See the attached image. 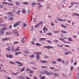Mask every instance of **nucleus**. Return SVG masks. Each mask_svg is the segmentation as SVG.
I'll return each instance as SVG.
<instances>
[{"label": "nucleus", "instance_id": "nucleus-44", "mask_svg": "<svg viewBox=\"0 0 79 79\" xmlns=\"http://www.w3.org/2000/svg\"><path fill=\"white\" fill-rule=\"evenodd\" d=\"M70 4L71 5V6H73L74 5V3L73 2H72L70 3Z\"/></svg>", "mask_w": 79, "mask_h": 79}, {"label": "nucleus", "instance_id": "nucleus-5", "mask_svg": "<svg viewBox=\"0 0 79 79\" xmlns=\"http://www.w3.org/2000/svg\"><path fill=\"white\" fill-rule=\"evenodd\" d=\"M43 31H44V33H46L48 31V28H46V27H44L43 28Z\"/></svg>", "mask_w": 79, "mask_h": 79}, {"label": "nucleus", "instance_id": "nucleus-43", "mask_svg": "<svg viewBox=\"0 0 79 79\" xmlns=\"http://www.w3.org/2000/svg\"><path fill=\"white\" fill-rule=\"evenodd\" d=\"M54 42H55V43H57V42H58V40H54Z\"/></svg>", "mask_w": 79, "mask_h": 79}, {"label": "nucleus", "instance_id": "nucleus-18", "mask_svg": "<svg viewBox=\"0 0 79 79\" xmlns=\"http://www.w3.org/2000/svg\"><path fill=\"white\" fill-rule=\"evenodd\" d=\"M25 42L24 40V37H23L22 40V42L23 43V44H24Z\"/></svg>", "mask_w": 79, "mask_h": 79}, {"label": "nucleus", "instance_id": "nucleus-9", "mask_svg": "<svg viewBox=\"0 0 79 79\" xmlns=\"http://www.w3.org/2000/svg\"><path fill=\"white\" fill-rule=\"evenodd\" d=\"M22 12L23 14H25V13H26V10L25 9H23L22 10Z\"/></svg>", "mask_w": 79, "mask_h": 79}, {"label": "nucleus", "instance_id": "nucleus-53", "mask_svg": "<svg viewBox=\"0 0 79 79\" xmlns=\"http://www.w3.org/2000/svg\"><path fill=\"white\" fill-rule=\"evenodd\" d=\"M41 73L42 74H43V75H44L45 74V73L43 72H41Z\"/></svg>", "mask_w": 79, "mask_h": 79}, {"label": "nucleus", "instance_id": "nucleus-41", "mask_svg": "<svg viewBox=\"0 0 79 79\" xmlns=\"http://www.w3.org/2000/svg\"><path fill=\"white\" fill-rule=\"evenodd\" d=\"M40 7L42 8V5L41 4H40L39 5V8H40Z\"/></svg>", "mask_w": 79, "mask_h": 79}, {"label": "nucleus", "instance_id": "nucleus-40", "mask_svg": "<svg viewBox=\"0 0 79 79\" xmlns=\"http://www.w3.org/2000/svg\"><path fill=\"white\" fill-rule=\"evenodd\" d=\"M40 79H45V76H43L42 77H40Z\"/></svg>", "mask_w": 79, "mask_h": 79}, {"label": "nucleus", "instance_id": "nucleus-32", "mask_svg": "<svg viewBox=\"0 0 79 79\" xmlns=\"http://www.w3.org/2000/svg\"><path fill=\"white\" fill-rule=\"evenodd\" d=\"M69 41H70V42H72V41H73V40L71 39V38H69Z\"/></svg>", "mask_w": 79, "mask_h": 79}, {"label": "nucleus", "instance_id": "nucleus-52", "mask_svg": "<svg viewBox=\"0 0 79 79\" xmlns=\"http://www.w3.org/2000/svg\"><path fill=\"white\" fill-rule=\"evenodd\" d=\"M73 61H74V60H73V59H72L71 60V63H73Z\"/></svg>", "mask_w": 79, "mask_h": 79}, {"label": "nucleus", "instance_id": "nucleus-58", "mask_svg": "<svg viewBox=\"0 0 79 79\" xmlns=\"http://www.w3.org/2000/svg\"><path fill=\"white\" fill-rule=\"evenodd\" d=\"M19 64H20V65H23V64H22L21 63V62H19Z\"/></svg>", "mask_w": 79, "mask_h": 79}, {"label": "nucleus", "instance_id": "nucleus-64", "mask_svg": "<svg viewBox=\"0 0 79 79\" xmlns=\"http://www.w3.org/2000/svg\"><path fill=\"white\" fill-rule=\"evenodd\" d=\"M26 77V79H31V78L30 77Z\"/></svg>", "mask_w": 79, "mask_h": 79}, {"label": "nucleus", "instance_id": "nucleus-7", "mask_svg": "<svg viewBox=\"0 0 79 79\" xmlns=\"http://www.w3.org/2000/svg\"><path fill=\"white\" fill-rule=\"evenodd\" d=\"M6 56L7 58H11L13 57V55H10V56H9V55L8 54H6Z\"/></svg>", "mask_w": 79, "mask_h": 79}, {"label": "nucleus", "instance_id": "nucleus-34", "mask_svg": "<svg viewBox=\"0 0 79 79\" xmlns=\"http://www.w3.org/2000/svg\"><path fill=\"white\" fill-rule=\"evenodd\" d=\"M18 43H19V42H18V41L15 42H14V44L13 45H15V44H18Z\"/></svg>", "mask_w": 79, "mask_h": 79}, {"label": "nucleus", "instance_id": "nucleus-36", "mask_svg": "<svg viewBox=\"0 0 79 79\" xmlns=\"http://www.w3.org/2000/svg\"><path fill=\"white\" fill-rule=\"evenodd\" d=\"M12 13H13V12H8L6 14L7 15H11Z\"/></svg>", "mask_w": 79, "mask_h": 79}, {"label": "nucleus", "instance_id": "nucleus-11", "mask_svg": "<svg viewBox=\"0 0 79 79\" xmlns=\"http://www.w3.org/2000/svg\"><path fill=\"white\" fill-rule=\"evenodd\" d=\"M18 78L20 79H25V78L23 76H18Z\"/></svg>", "mask_w": 79, "mask_h": 79}, {"label": "nucleus", "instance_id": "nucleus-27", "mask_svg": "<svg viewBox=\"0 0 79 79\" xmlns=\"http://www.w3.org/2000/svg\"><path fill=\"white\" fill-rule=\"evenodd\" d=\"M29 72L30 74H33L34 73V71L33 70H30Z\"/></svg>", "mask_w": 79, "mask_h": 79}, {"label": "nucleus", "instance_id": "nucleus-26", "mask_svg": "<svg viewBox=\"0 0 79 79\" xmlns=\"http://www.w3.org/2000/svg\"><path fill=\"white\" fill-rule=\"evenodd\" d=\"M57 61L59 62H61V59H57Z\"/></svg>", "mask_w": 79, "mask_h": 79}, {"label": "nucleus", "instance_id": "nucleus-28", "mask_svg": "<svg viewBox=\"0 0 79 79\" xmlns=\"http://www.w3.org/2000/svg\"><path fill=\"white\" fill-rule=\"evenodd\" d=\"M23 4H24V5H29V4L27 2H24L23 3Z\"/></svg>", "mask_w": 79, "mask_h": 79}, {"label": "nucleus", "instance_id": "nucleus-8", "mask_svg": "<svg viewBox=\"0 0 79 79\" xmlns=\"http://www.w3.org/2000/svg\"><path fill=\"white\" fill-rule=\"evenodd\" d=\"M4 32L5 31H0V35L2 36L4 34Z\"/></svg>", "mask_w": 79, "mask_h": 79}, {"label": "nucleus", "instance_id": "nucleus-57", "mask_svg": "<svg viewBox=\"0 0 79 79\" xmlns=\"http://www.w3.org/2000/svg\"><path fill=\"white\" fill-rule=\"evenodd\" d=\"M66 1L64 0L62 1V2L63 3H66Z\"/></svg>", "mask_w": 79, "mask_h": 79}, {"label": "nucleus", "instance_id": "nucleus-22", "mask_svg": "<svg viewBox=\"0 0 79 79\" xmlns=\"http://www.w3.org/2000/svg\"><path fill=\"white\" fill-rule=\"evenodd\" d=\"M24 69H25V68H23L22 69L20 70V72H23V71H24Z\"/></svg>", "mask_w": 79, "mask_h": 79}, {"label": "nucleus", "instance_id": "nucleus-51", "mask_svg": "<svg viewBox=\"0 0 79 79\" xmlns=\"http://www.w3.org/2000/svg\"><path fill=\"white\" fill-rule=\"evenodd\" d=\"M24 56H25V57H27V56H28V55H27V54H24L23 55Z\"/></svg>", "mask_w": 79, "mask_h": 79}, {"label": "nucleus", "instance_id": "nucleus-4", "mask_svg": "<svg viewBox=\"0 0 79 79\" xmlns=\"http://www.w3.org/2000/svg\"><path fill=\"white\" fill-rule=\"evenodd\" d=\"M19 24H20V21H18L14 24V27H17V26H18Z\"/></svg>", "mask_w": 79, "mask_h": 79}, {"label": "nucleus", "instance_id": "nucleus-56", "mask_svg": "<svg viewBox=\"0 0 79 79\" xmlns=\"http://www.w3.org/2000/svg\"><path fill=\"white\" fill-rule=\"evenodd\" d=\"M23 52H24V53H27V51L25 50L23 51Z\"/></svg>", "mask_w": 79, "mask_h": 79}, {"label": "nucleus", "instance_id": "nucleus-17", "mask_svg": "<svg viewBox=\"0 0 79 79\" xmlns=\"http://www.w3.org/2000/svg\"><path fill=\"white\" fill-rule=\"evenodd\" d=\"M45 39H47V38H40V41H41V40H45Z\"/></svg>", "mask_w": 79, "mask_h": 79}, {"label": "nucleus", "instance_id": "nucleus-35", "mask_svg": "<svg viewBox=\"0 0 79 79\" xmlns=\"http://www.w3.org/2000/svg\"><path fill=\"white\" fill-rule=\"evenodd\" d=\"M26 71H30L31 70V69H30L28 68H27L26 69Z\"/></svg>", "mask_w": 79, "mask_h": 79}, {"label": "nucleus", "instance_id": "nucleus-13", "mask_svg": "<svg viewBox=\"0 0 79 79\" xmlns=\"http://www.w3.org/2000/svg\"><path fill=\"white\" fill-rule=\"evenodd\" d=\"M0 26H2V27H6L7 26H6V25L5 24H0Z\"/></svg>", "mask_w": 79, "mask_h": 79}, {"label": "nucleus", "instance_id": "nucleus-50", "mask_svg": "<svg viewBox=\"0 0 79 79\" xmlns=\"http://www.w3.org/2000/svg\"><path fill=\"white\" fill-rule=\"evenodd\" d=\"M73 67H71V69H70V70L71 71H73Z\"/></svg>", "mask_w": 79, "mask_h": 79}, {"label": "nucleus", "instance_id": "nucleus-37", "mask_svg": "<svg viewBox=\"0 0 79 79\" xmlns=\"http://www.w3.org/2000/svg\"><path fill=\"white\" fill-rule=\"evenodd\" d=\"M10 20H11V21H13V17H11L9 18Z\"/></svg>", "mask_w": 79, "mask_h": 79}, {"label": "nucleus", "instance_id": "nucleus-25", "mask_svg": "<svg viewBox=\"0 0 79 79\" xmlns=\"http://www.w3.org/2000/svg\"><path fill=\"white\" fill-rule=\"evenodd\" d=\"M17 51H19V49H18V48H17L16 49H15L14 50L15 52H17Z\"/></svg>", "mask_w": 79, "mask_h": 79}, {"label": "nucleus", "instance_id": "nucleus-21", "mask_svg": "<svg viewBox=\"0 0 79 79\" xmlns=\"http://www.w3.org/2000/svg\"><path fill=\"white\" fill-rule=\"evenodd\" d=\"M35 45H37V46H41V44H39V43H35Z\"/></svg>", "mask_w": 79, "mask_h": 79}, {"label": "nucleus", "instance_id": "nucleus-38", "mask_svg": "<svg viewBox=\"0 0 79 79\" xmlns=\"http://www.w3.org/2000/svg\"><path fill=\"white\" fill-rule=\"evenodd\" d=\"M19 73V72H16V73H13V74L14 75H17Z\"/></svg>", "mask_w": 79, "mask_h": 79}, {"label": "nucleus", "instance_id": "nucleus-60", "mask_svg": "<svg viewBox=\"0 0 79 79\" xmlns=\"http://www.w3.org/2000/svg\"><path fill=\"white\" fill-rule=\"evenodd\" d=\"M68 54H69V52H66V53H65L64 55H68Z\"/></svg>", "mask_w": 79, "mask_h": 79}, {"label": "nucleus", "instance_id": "nucleus-46", "mask_svg": "<svg viewBox=\"0 0 79 79\" xmlns=\"http://www.w3.org/2000/svg\"><path fill=\"white\" fill-rule=\"evenodd\" d=\"M30 64H35V63H34V62H30Z\"/></svg>", "mask_w": 79, "mask_h": 79}, {"label": "nucleus", "instance_id": "nucleus-23", "mask_svg": "<svg viewBox=\"0 0 79 79\" xmlns=\"http://www.w3.org/2000/svg\"><path fill=\"white\" fill-rule=\"evenodd\" d=\"M39 25H40V24L38 23L37 25H36L35 26V27L37 28V27H38L39 26Z\"/></svg>", "mask_w": 79, "mask_h": 79}, {"label": "nucleus", "instance_id": "nucleus-24", "mask_svg": "<svg viewBox=\"0 0 79 79\" xmlns=\"http://www.w3.org/2000/svg\"><path fill=\"white\" fill-rule=\"evenodd\" d=\"M6 50H8V51H10L11 50V48L10 47H9V48H6Z\"/></svg>", "mask_w": 79, "mask_h": 79}, {"label": "nucleus", "instance_id": "nucleus-29", "mask_svg": "<svg viewBox=\"0 0 79 79\" xmlns=\"http://www.w3.org/2000/svg\"><path fill=\"white\" fill-rule=\"evenodd\" d=\"M47 35H52V33H47Z\"/></svg>", "mask_w": 79, "mask_h": 79}, {"label": "nucleus", "instance_id": "nucleus-1", "mask_svg": "<svg viewBox=\"0 0 79 79\" xmlns=\"http://www.w3.org/2000/svg\"><path fill=\"white\" fill-rule=\"evenodd\" d=\"M34 54H35V55L36 54V61H38L40 59V55H41L42 54V53L40 52H36V53H34Z\"/></svg>", "mask_w": 79, "mask_h": 79}, {"label": "nucleus", "instance_id": "nucleus-6", "mask_svg": "<svg viewBox=\"0 0 79 79\" xmlns=\"http://www.w3.org/2000/svg\"><path fill=\"white\" fill-rule=\"evenodd\" d=\"M40 61L41 63H48V61L44 60H40Z\"/></svg>", "mask_w": 79, "mask_h": 79}, {"label": "nucleus", "instance_id": "nucleus-49", "mask_svg": "<svg viewBox=\"0 0 79 79\" xmlns=\"http://www.w3.org/2000/svg\"><path fill=\"white\" fill-rule=\"evenodd\" d=\"M4 40L6 41H7V40H8V39L7 38H5L4 39Z\"/></svg>", "mask_w": 79, "mask_h": 79}, {"label": "nucleus", "instance_id": "nucleus-2", "mask_svg": "<svg viewBox=\"0 0 79 79\" xmlns=\"http://www.w3.org/2000/svg\"><path fill=\"white\" fill-rule=\"evenodd\" d=\"M12 32L14 33L17 36H19V33L17 30H13Z\"/></svg>", "mask_w": 79, "mask_h": 79}, {"label": "nucleus", "instance_id": "nucleus-45", "mask_svg": "<svg viewBox=\"0 0 79 79\" xmlns=\"http://www.w3.org/2000/svg\"><path fill=\"white\" fill-rule=\"evenodd\" d=\"M9 28L10 29H12V26L11 25H9Z\"/></svg>", "mask_w": 79, "mask_h": 79}, {"label": "nucleus", "instance_id": "nucleus-47", "mask_svg": "<svg viewBox=\"0 0 79 79\" xmlns=\"http://www.w3.org/2000/svg\"><path fill=\"white\" fill-rule=\"evenodd\" d=\"M31 5L33 6H35V4L34 2H33L32 4H31Z\"/></svg>", "mask_w": 79, "mask_h": 79}, {"label": "nucleus", "instance_id": "nucleus-59", "mask_svg": "<svg viewBox=\"0 0 79 79\" xmlns=\"http://www.w3.org/2000/svg\"><path fill=\"white\" fill-rule=\"evenodd\" d=\"M10 33L9 32H7L6 33V35H9L10 34Z\"/></svg>", "mask_w": 79, "mask_h": 79}, {"label": "nucleus", "instance_id": "nucleus-3", "mask_svg": "<svg viewBox=\"0 0 79 79\" xmlns=\"http://www.w3.org/2000/svg\"><path fill=\"white\" fill-rule=\"evenodd\" d=\"M44 72L45 74H47V75H48V76H49L50 75H52V73H49L48 72V71L46 70H44Z\"/></svg>", "mask_w": 79, "mask_h": 79}, {"label": "nucleus", "instance_id": "nucleus-48", "mask_svg": "<svg viewBox=\"0 0 79 79\" xmlns=\"http://www.w3.org/2000/svg\"><path fill=\"white\" fill-rule=\"evenodd\" d=\"M3 21V19H1L0 20V23H2Z\"/></svg>", "mask_w": 79, "mask_h": 79}, {"label": "nucleus", "instance_id": "nucleus-61", "mask_svg": "<svg viewBox=\"0 0 79 79\" xmlns=\"http://www.w3.org/2000/svg\"><path fill=\"white\" fill-rule=\"evenodd\" d=\"M44 57L45 58H48V56H45Z\"/></svg>", "mask_w": 79, "mask_h": 79}, {"label": "nucleus", "instance_id": "nucleus-15", "mask_svg": "<svg viewBox=\"0 0 79 79\" xmlns=\"http://www.w3.org/2000/svg\"><path fill=\"white\" fill-rule=\"evenodd\" d=\"M7 5L8 6H13V5H14V4L10 3H8Z\"/></svg>", "mask_w": 79, "mask_h": 79}, {"label": "nucleus", "instance_id": "nucleus-62", "mask_svg": "<svg viewBox=\"0 0 79 79\" xmlns=\"http://www.w3.org/2000/svg\"><path fill=\"white\" fill-rule=\"evenodd\" d=\"M47 48H48V49H50V46H47Z\"/></svg>", "mask_w": 79, "mask_h": 79}, {"label": "nucleus", "instance_id": "nucleus-30", "mask_svg": "<svg viewBox=\"0 0 79 79\" xmlns=\"http://www.w3.org/2000/svg\"><path fill=\"white\" fill-rule=\"evenodd\" d=\"M30 58H34V57H35V56H34V55H32L30 56Z\"/></svg>", "mask_w": 79, "mask_h": 79}, {"label": "nucleus", "instance_id": "nucleus-16", "mask_svg": "<svg viewBox=\"0 0 79 79\" xmlns=\"http://www.w3.org/2000/svg\"><path fill=\"white\" fill-rule=\"evenodd\" d=\"M2 31H6L7 30V28L4 27L1 29Z\"/></svg>", "mask_w": 79, "mask_h": 79}, {"label": "nucleus", "instance_id": "nucleus-12", "mask_svg": "<svg viewBox=\"0 0 79 79\" xmlns=\"http://www.w3.org/2000/svg\"><path fill=\"white\" fill-rule=\"evenodd\" d=\"M72 15L73 16H79V15L78 14L73 13Z\"/></svg>", "mask_w": 79, "mask_h": 79}, {"label": "nucleus", "instance_id": "nucleus-54", "mask_svg": "<svg viewBox=\"0 0 79 79\" xmlns=\"http://www.w3.org/2000/svg\"><path fill=\"white\" fill-rule=\"evenodd\" d=\"M74 65H76L77 64V62L75 61L74 63Z\"/></svg>", "mask_w": 79, "mask_h": 79}, {"label": "nucleus", "instance_id": "nucleus-39", "mask_svg": "<svg viewBox=\"0 0 79 79\" xmlns=\"http://www.w3.org/2000/svg\"><path fill=\"white\" fill-rule=\"evenodd\" d=\"M59 40H62V41H64V39H63V38H59Z\"/></svg>", "mask_w": 79, "mask_h": 79}, {"label": "nucleus", "instance_id": "nucleus-14", "mask_svg": "<svg viewBox=\"0 0 79 79\" xmlns=\"http://www.w3.org/2000/svg\"><path fill=\"white\" fill-rule=\"evenodd\" d=\"M52 74H53V75H54V76H59V74L56 73H52Z\"/></svg>", "mask_w": 79, "mask_h": 79}, {"label": "nucleus", "instance_id": "nucleus-19", "mask_svg": "<svg viewBox=\"0 0 79 79\" xmlns=\"http://www.w3.org/2000/svg\"><path fill=\"white\" fill-rule=\"evenodd\" d=\"M14 50H15V48L13 47H11V51L12 52H14Z\"/></svg>", "mask_w": 79, "mask_h": 79}, {"label": "nucleus", "instance_id": "nucleus-31", "mask_svg": "<svg viewBox=\"0 0 79 79\" xmlns=\"http://www.w3.org/2000/svg\"><path fill=\"white\" fill-rule=\"evenodd\" d=\"M57 19L58 21H63V20L62 19H60L59 18H57Z\"/></svg>", "mask_w": 79, "mask_h": 79}, {"label": "nucleus", "instance_id": "nucleus-42", "mask_svg": "<svg viewBox=\"0 0 79 79\" xmlns=\"http://www.w3.org/2000/svg\"><path fill=\"white\" fill-rule=\"evenodd\" d=\"M52 64H56V62L55 61H53L52 62Z\"/></svg>", "mask_w": 79, "mask_h": 79}, {"label": "nucleus", "instance_id": "nucleus-33", "mask_svg": "<svg viewBox=\"0 0 79 79\" xmlns=\"http://www.w3.org/2000/svg\"><path fill=\"white\" fill-rule=\"evenodd\" d=\"M9 63H10V64H15V63L12 61H10Z\"/></svg>", "mask_w": 79, "mask_h": 79}, {"label": "nucleus", "instance_id": "nucleus-20", "mask_svg": "<svg viewBox=\"0 0 79 79\" xmlns=\"http://www.w3.org/2000/svg\"><path fill=\"white\" fill-rule=\"evenodd\" d=\"M53 33H57V34H58L60 32V31H53Z\"/></svg>", "mask_w": 79, "mask_h": 79}, {"label": "nucleus", "instance_id": "nucleus-55", "mask_svg": "<svg viewBox=\"0 0 79 79\" xmlns=\"http://www.w3.org/2000/svg\"><path fill=\"white\" fill-rule=\"evenodd\" d=\"M16 5H19V2L18 1H17L16 2Z\"/></svg>", "mask_w": 79, "mask_h": 79}, {"label": "nucleus", "instance_id": "nucleus-63", "mask_svg": "<svg viewBox=\"0 0 79 79\" xmlns=\"http://www.w3.org/2000/svg\"><path fill=\"white\" fill-rule=\"evenodd\" d=\"M47 41V42H49V44H51V41L48 40Z\"/></svg>", "mask_w": 79, "mask_h": 79}, {"label": "nucleus", "instance_id": "nucleus-10", "mask_svg": "<svg viewBox=\"0 0 79 79\" xmlns=\"http://www.w3.org/2000/svg\"><path fill=\"white\" fill-rule=\"evenodd\" d=\"M75 77L76 79H79V73L77 74L76 76H75Z\"/></svg>", "mask_w": 79, "mask_h": 79}]
</instances>
